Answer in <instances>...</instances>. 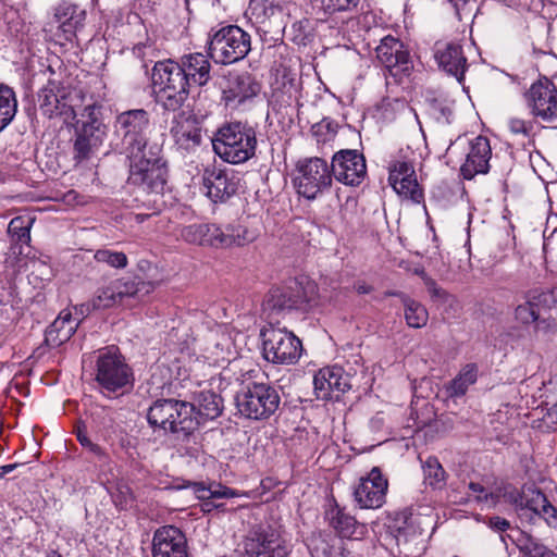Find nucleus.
I'll return each instance as SVG.
<instances>
[{
    "mask_svg": "<svg viewBox=\"0 0 557 557\" xmlns=\"http://www.w3.org/2000/svg\"><path fill=\"white\" fill-rule=\"evenodd\" d=\"M92 380L107 397L124 395L134 386V372L116 346L99 349L92 361Z\"/></svg>",
    "mask_w": 557,
    "mask_h": 557,
    "instance_id": "1",
    "label": "nucleus"
},
{
    "mask_svg": "<svg viewBox=\"0 0 557 557\" xmlns=\"http://www.w3.org/2000/svg\"><path fill=\"white\" fill-rule=\"evenodd\" d=\"M212 147L223 161L231 164L244 163L256 154L257 132L248 123H226L216 131Z\"/></svg>",
    "mask_w": 557,
    "mask_h": 557,
    "instance_id": "2",
    "label": "nucleus"
},
{
    "mask_svg": "<svg viewBox=\"0 0 557 557\" xmlns=\"http://www.w3.org/2000/svg\"><path fill=\"white\" fill-rule=\"evenodd\" d=\"M128 160L127 183L148 194L160 195L166 184L168 170L160 158V148L126 156Z\"/></svg>",
    "mask_w": 557,
    "mask_h": 557,
    "instance_id": "3",
    "label": "nucleus"
},
{
    "mask_svg": "<svg viewBox=\"0 0 557 557\" xmlns=\"http://www.w3.org/2000/svg\"><path fill=\"white\" fill-rule=\"evenodd\" d=\"M515 319L524 326L547 332L557 326V289H533L515 309Z\"/></svg>",
    "mask_w": 557,
    "mask_h": 557,
    "instance_id": "4",
    "label": "nucleus"
},
{
    "mask_svg": "<svg viewBox=\"0 0 557 557\" xmlns=\"http://www.w3.org/2000/svg\"><path fill=\"white\" fill-rule=\"evenodd\" d=\"M147 419L150 425L172 433L190 434L197 429L195 406L177 399H158L149 408Z\"/></svg>",
    "mask_w": 557,
    "mask_h": 557,
    "instance_id": "5",
    "label": "nucleus"
},
{
    "mask_svg": "<svg viewBox=\"0 0 557 557\" xmlns=\"http://www.w3.org/2000/svg\"><path fill=\"white\" fill-rule=\"evenodd\" d=\"M208 50L219 64H233L243 60L251 49L250 35L237 25H226L209 34Z\"/></svg>",
    "mask_w": 557,
    "mask_h": 557,
    "instance_id": "6",
    "label": "nucleus"
},
{
    "mask_svg": "<svg viewBox=\"0 0 557 557\" xmlns=\"http://www.w3.org/2000/svg\"><path fill=\"white\" fill-rule=\"evenodd\" d=\"M238 412L251 420H268L280 408L278 391L268 383H249L235 397Z\"/></svg>",
    "mask_w": 557,
    "mask_h": 557,
    "instance_id": "7",
    "label": "nucleus"
},
{
    "mask_svg": "<svg viewBox=\"0 0 557 557\" xmlns=\"http://www.w3.org/2000/svg\"><path fill=\"white\" fill-rule=\"evenodd\" d=\"M293 183L300 196L314 200L332 187L331 164L320 157L299 159L295 165Z\"/></svg>",
    "mask_w": 557,
    "mask_h": 557,
    "instance_id": "8",
    "label": "nucleus"
},
{
    "mask_svg": "<svg viewBox=\"0 0 557 557\" xmlns=\"http://www.w3.org/2000/svg\"><path fill=\"white\" fill-rule=\"evenodd\" d=\"M245 557H289L281 531L269 523L252 525L243 540Z\"/></svg>",
    "mask_w": 557,
    "mask_h": 557,
    "instance_id": "9",
    "label": "nucleus"
},
{
    "mask_svg": "<svg viewBox=\"0 0 557 557\" xmlns=\"http://www.w3.org/2000/svg\"><path fill=\"white\" fill-rule=\"evenodd\" d=\"M262 352L267 361L275 364H295L302 352L301 341L285 329L269 327L261 332Z\"/></svg>",
    "mask_w": 557,
    "mask_h": 557,
    "instance_id": "10",
    "label": "nucleus"
},
{
    "mask_svg": "<svg viewBox=\"0 0 557 557\" xmlns=\"http://www.w3.org/2000/svg\"><path fill=\"white\" fill-rule=\"evenodd\" d=\"M149 125V113L144 109L128 110L116 116L114 127L121 137L126 156L149 149L147 145Z\"/></svg>",
    "mask_w": 557,
    "mask_h": 557,
    "instance_id": "11",
    "label": "nucleus"
},
{
    "mask_svg": "<svg viewBox=\"0 0 557 557\" xmlns=\"http://www.w3.org/2000/svg\"><path fill=\"white\" fill-rule=\"evenodd\" d=\"M525 106L534 120L542 123H557V87L543 77L534 82L523 94Z\"/></svg>",
    "mask_w": 557,
    "mask_h": 557,
    "instance_id": "12",
    "label": "nucleus"
},
{
    "mask_svg": "<svg viewBox=\"0 0 557 557\" xmlns=\"http://www.w3.org/2000/svg\"><path fill=\"white\" fill-rule=\"evenodd\" d=\"M99 114L100 108L94 104L84 109L83 116L86 120L74 143V160L76 162L88 160L106 137L107 126L99 119Z\"/></svg>",
    "mask_w": 557,
    "mask_h": 557,
    "instance_id": "13",
    "label": "nucleus"
},
{
    "mask_svg": "<svg viewBox=\"0 0 557 557\" xmlns=\"http://www.w3.org/2000/svg\"><path fill=\"white\" fill-rule=\"evenodd\" d=\"M289 7V0H250L249 12L265 34L270 32L268 28L273 29L275 36L272 38L277 41L286 26Z\"/></svg>",
    "mask_w": 557,
    "mask_h": 557,
    "instance_id": "14",
    "label": "nucleus"
},
{
    "mask_svg": "<svg viewBox=\"0 0 557 557\" xmlns=\"http://www.w3.org/2000/svg\"><path fill=\"white\" fill-rule=\"evenodd\" d=\"M331 172L337 182L347 186H359L367 176L366 158L358 150H339L332 158Z\"/></svg>",
    "mask_w": 557,
    "mask_h": 557,
    "instance_id": "15",
    "label": "nucleus"
},
{
    "mask_svg": "<svg viewBox=\"0 0 557 557\" xmlns=\"http://www.w3.org/2000/svg\"><path fill=\"white\" fill-rule=\"evenodd\" d=\"M314 285L308 283L306 286L299 282L283 287H272L264 301L265 309L283 311L301 308L308 304L314 294Z\"/></svg>",
    "mask_w": 557,
    "mask_h": 557,
    "instance_id": "16",
    "label": "nucleus"
},
{
    "mask_svg": "<svg viewBox=\"0 0 557 557\" xmlns=\"http://www.w3.org/2000/svg\"><path fill=\"white\" fill-rule=\"evenodd\" d=\"M239 180L233 171L216 165H208L202 173L205 194L213 202H225L238 189Z\"/></svg>",
    "mask_w": 557,
    "mask_h": 557,
    "instance_id": "17",
    "label": "nucleus"
},
{
    "mask_svg": "<svg viewBox=\"0 0 557 557\" xmlns=\"http://www.w3.org/2000/svg\"><path fill=\"white\" fill-rule=\"evenodd\" d=\"M170 134L175 145L187 152L195 151L202 143L200 122L189 110H181L174 114Z\"/></svg>",
    "mask_w": 557,
    "mask_h": 557,
    "instance_id": "18",
    "label": "nucleus"
},
{
    "mask_svg": "<svg viewBox=\"0 0 557 557\" xmlns=\"http://www.w3.org/2000/svg\"><path fill=\"white\" fill-rule=\"evenodd\" d=\"M387 488V479L383 476L380 468L374 467L367 476L360 479L354 491V498L362 509H377L385 503Z\"/></svg>",
    "mask_w": 557,
    "mask_h": 557,
    "instance_id": "19",
    "label": "nucleus"
},
{
    "mask_svg": "<svg viewBox=\"0 0 557 557\" xmlns=\"http://www.w3.org/2000/svg\"><path fill=\"white\" fill-rule=\"evenodd\" d=\"M389 185L395 193L414 203L423 201L424 195L420 187L411 162L397 160L389 165Z\"/></svg>",
    "mask_w": 557,
    "mask_h": 557,
    "instance_id": "20",
    "label": "nucleus"
},
{
    "mask_svg": "<svg viewBox=\"0 0 557 557\" xmlns=\"http://www.w3.org/2000/svg\"><path fill=\"white\" fill-rule=\"evenodd\" d=\"M314 393L322 400L338 399L350 388V379L341 367L320 369L313 377Z\"/></svg>",
    "mask_w": 557,
    "mask_h": 557,
    "instance_id": "21",
    "label": "nucleus"
},
{
    "mask_svg": "<svg viewBox=\"0 0 557 557\" xmlns=\"http://www.w3.org/2000/svg\"><path fill=\"white\" fill-rule=\"evenodd\" d=\"M86 11L74 3L62 2L55 8L54 21L57 41L61 45L72 42L76 33L84 27Z\"/></svg>",
    "mask_w": 557,
    "mask_h": 557,
    "instance_id": "22",
    "label": "nucleus"
},
{
    "mask_svg": "<svg viewBox=\"0 0 557 557\" xmlns=\"http://www.w3.org/2000/svg\"><path fill=\"white\" fill-rule=\"evenodd\" d=\"M152 557H188L185 534L174 525L157 529L152 539Z\"/></svg>",
    "mask_w": 557,
    "mask_h": 557,
    "instance_id": "23",
    "label": "nucleus"
},
{
    "mask_svg": "<svg viewBox=\"0 0 557 557\" xmlns=\"http://www.w3.org/2000/svg\"><path fill=\"white\" fill-rule=\"evenodd\" d=\"M376 58L393 76L406 73L410 69L409 52L404 44L393 36L384 37L375 49Z\"/></svg>",
    "mask_w": 557,
    "mask_h": 557,
    "instance_id": "24",
    "label": "nucleus"
},
{
    "mask_svg": "<svg viewBox=\"0 0 557 557\" xmlns=\"http://www.w3.org/2000/svg\"><path fill=\"white\" fill-rule=\"evenodd\" d=\"M70 90L61 82L49 79L37 94V106L40 112L52 119L66 112Z\"/></svg>",
    "mask_w": 557,
    "mask_h": 557,
    "instance_id": "25",
    "label": "nucleus"
},
{
    "mask_svg": "<svg viewBox=\"0 0 557 557\" xmlns=\"http://www.w3.org/2000/svg\"><path fill=\"white\" fill-rule=\"evenodd\" d=\"M492 150L490 140L484 136H476L469 143V151L465 163L460 168L465 180H472L478 174H486L490 169Z\"/></svg>",
    "mask_w": 557,
    "mask_h": 557,
    "instance_id": "26",
    "label": "nucleus"
},
{
    "mask_svg": "<svg viewBox=\"0 0 557 557\" xmlns=\"http://www.w3.org/2000/svg\"><path fill=\"white\" fill-rule=\"evenodd\" d=\"M34 221V218L27 215H18L10 221L8 225L10 258L18 261L22 257H28L30 255V230Z\"/></svg>",
    "mask_w": 557,
    "mask_h": 557,
    "instance_id": "27",
    "label": "nucleus"
},
{
    "mask_svg": "<svg viewBox=\"0 0 557 557\" xmlns=\"http://www.w3.org/2000/svg\"><path fill=\"white\" fill-rule=\"evenodd\" d=\"M434 57L438 66L460 83L467 69V58L457 42L437 41L434 47Z\"/></svg>",
    "mask_w": 557,
    "mask_h": 557,
    "instance_id": "28",
    "label": "nucleus"
},
{
    "mask_svg": "<svg viewBox=\"0 0 557 557\" xmlns=\"http://www.w3.org/2000/svg\"><path fill=\"white\" fill-rule=\"evenodd\" d=\"M260 91V85L249 73H234L227 77L226 87L223 89V100L226 104H240L256 97Z\"/></svg>",
    "mask_w": 557,
    "mask_h": 557,
    "instance_id": "29",
    "label": "nucleus"
},
{
    "mask_svg": "<svg viewBox=\"0 0 557 557\" xmlns=\"http://www.w3.org/2000/svg\"><path fill=\"white\" fill-rule=\"evenodd\" d=\"M325 519L335 533L345 539H360L367 532L364 524L359 523L345 508L333 503L325 511Z\"/></svg>",
    "mask_w": 557,
    "mask_h": 557,
    "instance_id": "30",
    "label": "nucleus"
},
{
    "mask_svg": "<svg viewBox=\"0 0 557 557\" xmlns=\"http://www.w3.org/2000/svg\"><path fill=\"white\" fill-rule=\"evenodd\" d=\"M152 87L190 88L186 74L177 62L165 60L157 62L152 69Z\"/></svg>",
    "mask_w": 557,
    "mask_h": 557,
    "instance_id": "31",
    "label": "nucleus"
},
{
    "mask_svg": "<svg viewBox=\"0 0 557 557\" xmlns=\"http://www.w3.org/2000/svg\"><path fill=\"white\" fill-rule=\"evenodd\" d=\"M529 510L542 518L548 527L557 529V509L547 499L546 495L537 488L524 490V500L521 511Z\"/></svg>",
    "mask_w": 557,
    "mask_h": 557,
    "instance_id": "32",
    "label": "nucleus"
},
{
    "mask_svg": "<svg viewBox=\"0 0 557 557\" xmlns=\"http://www.w3.org/2000/svg\"><path fill=\"white\" fill-rule=\"evenodd\" d=\"M177 63L185 72L187 83L191 81L198 86H205L211 78V64L202 53L183 55Z\"/></svg>",
    "mask_w": 557,
    "mask_h": 557,
    "instance_id": "33",
    "label": "nucleus"
},
{
    "mask_svg": "<svg viewBox=\"0 0 557 557\" xmlns=\"http://www.w3.org/2000/svg\"><path fill=\"white\" fill-rule=\"evenodd\" d=\"M77 325L78 323L72 319L71 312L62 311L46 330V345L52 348L61 346L73 336Z\"/></svg>",
    "mask_w": 557,
    "mask_h": 557,
    "instance_id": "34",
    "label": "nucleus"
},
{
    "mask_svg": "<svg viewBox=\"0 0 557 557\" xmlns=\"http://www.w3.org/2000/svg\"><path fill=\"white\" fill-rule=\"evenodd\" d=\"M195 416L197 428L208 420H214L221 416L223 400L212 391H201L196 397Z\"/></svg>",
    "mask_w": 557,
    "mask_h": 557,
    "instance_id": "35",
    "label": "nucleus"
},
{
    "mask_svg": "<svg viewBox=\"0 0 557 557\" xmlns=\"http://www.w3.org/2000/svg\"><path fill=\"white\" fill-rule=\"evenodd\" d=\"M120 302L126 298L143 299L156 289V283L138 276L122 277L113 281Z\"/></svg>",
    "mask_w": 557,
    "mask_h": 557,
    "instance_id": "36",
    "label": "nucleus"
},
{
    "mask_svg": "<svg viewBox=\"0 0 557 557\" xmlns=\"http://www.w3.org/2000/svg\"><path fill=\"white\" fill-rule=\"evenodd\" d=\"M156 102L164 110L177 113L189 96V88L174 89L172 87H153Z\"/></svg>",
    "mask_w": 557,
    "mask_h": 557,
    "instance_id": "37",
    "label": "nucleus"
},
{
    "mask_svg": "<svg viewBox=\"0 0 557 557\" xmlns=\"http://www.w3.org/2000/svg\"><path fill=\"white\" fill-rule=\"evenodd\" d=\"M479 368L475 363H467L448 383L446 392L449 397H461L478 380Z\"/></svg>",
    "mask_w": 557,
    "mask_h": 557,
    "instance_id": "38",
    "label": "nucleus"
},
{
    "mask_svg": "<svg viewBox=\"0 0 557 557\" xmlns=\"http://www.w3.org/2000/svg\"><path fill=\"white\" fill-rule=\"evenodd\" d=\"M17 112V99L13 88L0 84V133L13 121Z\"/></svg>",
    "mask_w": 557,
    "mask_h": 557,
    "instance_id": "39",
    "label": "nucleus"
},
{
    "mask_svg": "<svg viewBox=\"0 0 557 557\" xmlns=\"http://www.w3.org/2000/svg\"><path fill=\"white\" fill-rule=\"evenodd\" d=\"M404 315L409 327L421 329L426 325L429 312L426 308L414 299H405Z\"/></svg>",
    "mask_w": 557,
    "mask_h": 557,
    "instance_id": "40",
    "label": "nucleus"
},
{
    "mask_svg": "<svg viewBox=\"0 0 557 557\" xmlns=\"http://www.w3.org/2000/svg\"><path fill=\"white\" fill-rule=\"evenodd\" d=\"M423 473L425 482L433 488H442L446 483V472L435 457L425 460Z\"/></svg>",
    "mask_w": 557,
    "mask_h": 557,
    "instance_id": "41",
    "label": "nucleus"
},
{
    "mask_svg": "<svg viewBox=\"0 0 557 557\" xmlns=\"http://www.w3.org/2000/svg\"><path fill=\"white\" fill-rule=\"evenodd\" d=\"M119 304L121 302L113 282L106 287L99 288L91 299V306L96 310L108 309Z\"/></svg>",
    "mask_w": 557,
    "mask_h": 557,
    "instance_id": "42",
    "label": "nucleus"
},
{
    "mask_svg": "<svg viewBox=\"0 0 557 557\" xmlns=\"http://www.w3.org/2000/svg\"><path fill=\"white\" fill-rule=\"evenodd\" d=\"M94 259L114 269H124L128 264L127 256L124 252L110 249H98L94 255Z\"/></svg>",
    "mask_w": 557,
    "mask_h": 557,
    "instance_id": "43",
    "label": "nucleus"
},
{
    "mask_svg": "<svg viewBox=\"0 0 557 557\" xmlns=\"http://www.w3.org/2000/svg\"><path fill=\"white\" fill-rule=\"evenodd\" d=\"M207 228L208 243H206V246L208 247H228L234 244L242 245L240 240H235L231 235L224 234L221 227L215 224H207Z\"/></svg>",
    "mask_w": 557,
    "mask_h": 557,
    "instance_id": "44",
    "label": "nucleus"
},
{
    "mask_svg": "<svg viewBox=\"0 0 557 557\" xmlns=\"http://www.w3.org/2000/svg\"><path fill=\"white\" fill-rule=\"evenodd\" d=\"M207 233V224H191L182 228L181 237L188 244L206 246Z\"/></svg>",
    "mask_w": 557,
    "mask_h": 557,
    "instance_id": "45",
    "label": "nucleus"
},
{
    "mask_svg": "<svg viewBox=\"0 0 557 557\" xmlns=\"http://www.w3.org/2000/svg\"><path fill=\"white\" fill-rule=\"evenodd\" d=\"M520 550L527 557H545L548 547L540 542V540L527 535L520 545Z\"/></svg>",
    "mask_w": 557,
    "mask_h": 557,
    "instance_id": "46",
    "label": "nucleus"
},
{
    "mask_svg": "<svg viewBox=\"0 0 557 557\" xmlns=\"http://www.w3.org/2000/svg\"><path fill=\"white\" fill-rule=\"evenodd\" d=\"M534 119L528 120L523 117L512 116L508 120V127L515 135H521L524 138H529L534 133Z\"/></svg>",
    "mask_w": 557,
    "mask_h": 557,
    "instance_id": "47",
    "label": "nucleus"
},
{
    "mask_svg": "<svg viewBox=\"0 0 557 557\" xmlns=\"http://www.w3.org/2000/svg\"><path fill=\"white\" fill-rule=\"evenodd\" d=\"M321 9L327 14L346 12L356 9L360 0H319Z\"/></svg>",
    "mask_w": 557,
    "mask_h": 557,
    "instance_id": "48",
    "label": "nucleus"
},
{
    "mask_svg": "<svg viewBox=\"0 0 557 557\" xmlns=\"http://www.w3.org/2000/svg\"><path fill=\"white\" fill-rule=\"evenodd\" d=\"M421 277L424 282V285L433 300L437 301H446L448 298V293L443 289L441 286L437 285V283L426 275L423 271L421 272Z\"/></svg>",
    "mask_w": 557,
    "mask_h": 557,
    "instance_id": "49",
    "label": "nucleus"
},
{
    "mask_svg": "<svg viewBox=\"0 0 557 557\" xmlns=\"http://www.w3.org/2000/svg\"><path fill=\"white\" fill-rule=\"evenodd\" d=\"M455 10L457 17L461 21L463 17L471 16L475 0H447Z\"/></svg>",
    "mask_w": 557,
    "mask_h": 557,
    "instance_id": "50",
    "label": "nucleus"
},
{
    "mask_svg": "<svg viewBox=\"0 0 557 557\" xmlns=\"http://www.w3.org/2000/svg\"><path fill=\"white\" fill-rule=\"evenodd\" d=\"M238 492L235 490H232L227 486H224L219 483H211L210 490H209V497L212 498H232L238 496Z\"/></svg>",
    "mask_w": 557,
    "mask_h": 557,
    "instance_id": "51",
    "label": "nucleus"
},
{
    "mask_svg": "<svg viewBox=\"0 0 557 557\" xmlns=\"http://www.w3.org/2000/svg\"><path fill=\"white\" fill-rule=\"evenodd\" d=\"M76 437H77V441L81 443V445L83 447H86L88 448L90 451H92L94 454H97V455H100L101 454V448L99 445L92 443L90 441V438L87 436V433L82 430V429H77V432H76Z\"/></svg>",
    "mask_w": 557,
    "mask_h": 557,
    "instance_id": "52",
    "label": "nucleus"
},
{
    "mask_svg": "<svg viewBox=\"0 0 557 557\" xmlns=\"http://www.w3.org/2000/svg\"><path fill=\"white\" fill-rule=\"evenodd\" d=\"M506 499L515 505L517 510H522L523 500H524V491L520 493L518 490L513 488L505 493Z\"/></svg>",
    "mask_w": 557,
    "mask_h": 557,
    "instance_id": "53",
    "label": "nucleus"
},
{
    "mask_svg": "<svg viewBox=\"0 0 557 557\" xmlns=\"http://www.w3.org/2000/svg\"><path fill=\"white\" fill-rule=\"evenodd\" d=\"M542 420L548 428H557V401L546 409Z\"/></svg>",
    "mask_w": 557,
    "mask_h": 557,
    "instance_id": "54",
    "label": "nucleus"
},
{
    "mask_svg": "<svg viewBox=\"0 0 557 557\" xmlns=\"http://www.w3.org/2000/svg\"><path fill=\"white\" fill-rule=\"evenodd\" d=\"M487 524L495 531H506L510 528L509 521L498 516L488 518Z\"/></svg>",
    "mask_w": 557,
    "mask_h": 557,
    "instance_id": "55",
    "label": "nucleus"
},
{
    "mask_svg": "<svg viewBox=\"0 0 557 557\" xmlns=\"http://www.w3.org/2000/svg\"><path fill=\"white\" fill-rule=\"evenodd\" d=\"M354 289L359 295H367L373 292V286L368 284L366 281L359 280L354 283Z\"/></svg>",
    "mask_w": 557,
    "mask_h": 557,
    "instance_id": "56",
    "label": "nucleus"
},
{
    "mask_svg": "<svg viewBox=\"0 0 557 557\" xmlns=\"http://www.w3.org/2000/svg\"><path fill=\"white\" fill-rule=\"evenodd\" d=\"M469 490L476 495L479 500L487 499V494L485 493V488L482 484L470 482Z\"/></svg>",
    "mask_w": 557,
    "mask_h": 557,
    "instance_id": "57",
    "label": "nucleus"
},
{
    "mask_svg": "<svg viewBox=\"0 0 557 557\" xmlns=\"http://www.w3.org/2000/svg\"><path fill=\"white\" fill-rule=\"evenodd\" d=\"M209 490L210 485L206 486L203 483H196L195 484V492L197 493V497L201 500H209L211 497H209Z\"/></svg>",
    "mask_w": 557,
    "mask_h": 557,
    "instance_id": "58",
    "label": "nucleus"
},
{
    "mask_svg": "<svg viewBox=\"0 0 557 557\" xmlns=\"http://www.w3.org/2000/svg\"><path fill=\"white\" fill-rule=\"evenodd\" d=\"M156 201H153V203L151 205V201L148 202V208H151L152 209V212L151 213H136L135 214V221L137 223H143L146 219H148L149 216L153 215V214H157L159 212V209L156 208Z\"/></svg>",
    "mask_w": 557,
    "mask_h": 557,
    "instance_id": "59",
    "label": "nucleus"
},
{
    "mask_svg": "<svg viewBox=\"0 0 557 557\" xmlns=\"http://www.w3.org/2000/svg\"><path fill=\"white\" fill-rule=\"evenodd\" d=\"M222 508H223V504H214L210 499L203 500V504H202V511H205V512H209L212 509H222Z\"/></svg>",
    "mask_w": 557,
    "mask_h": 557,
    "instance_id": "60",
    "label": "nucleus"
},
{
    "mask_svg": "<svg viewBox=\"0 0 557 557\" xmlns=\"http://www.w3.org/2000/svg\"><path fill=\"white\" fill-rule=\"evenodd\" d=\"M386 297H398L403 305L405 306V299H411L408 295L401 293V292H397V290H387L385 292L384 294Z\"/></svg>",
    "mask_w": 557,
    "mask_h": 557,
    "instance_id": "61",
    "label": "nucleus"
},
{
    "mask_svg": "<svg viewBox=\"0 0 557 557\" xmlns=\"http://www.w3.org/2000/svg\"><path fill=\"white\" fill-rule=\"evenodd\" d=\"M16 468V465H5L0 467V479L3 478L5 474L12 472Z\"/></svg>",
    "mask_w": 557,
    "mask_h": 557,
    "instance_id": "62",
    "label": "nucleus"
},
{
    "mask_svg": "<svg viewBox=\"0 0 557 557\" xmlns=\"http://www.w3.org/2000/svg\"><path fill=\"white\" fill-rule=\"evenodd\" d=\"M47 557H62V556L58 550L52 549L47 553Z\"/></svg>",
    "mask_w": 557,
    "mask_h": 557,
    "instance_id": "63",
    "label": "nucleus"
},
{
    "mask_svg": "<svg viewBox=\"0 0 557 557\" xmlns=\"http://www.w3.org/2000/svg\"><path fill=\"white\" fill-rule=\"evenodd\" d=\"M545 557H557V552L548 548L547 554Z\"/></svg>",
    "mask_w": 557,
    "mask_h": 557,
    "instance_id": "64",
    "label": "nucleus"
}]
</instances>
